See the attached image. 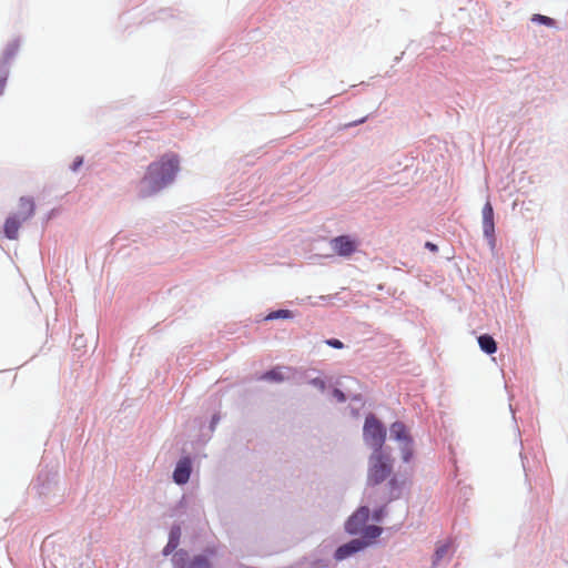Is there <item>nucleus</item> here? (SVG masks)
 I'll return each mask as SVG.
<instances>
[{"label":"nucleus","mask_w":568,"mask_h":568,"mask_svg":"<svg viewBox=\"0 0 568 568\" xmlns=\"http://www.w3.org/2000/svg\"><path fill=\"white\" fill-rule=\"evenodd\" d=\"M176 154H165L159 161L152 162L140 182V195L151 196L173 182L179 171Z\"/></svg>","instance_id":"obj_1"},{"label":"nucleus","mask_w":568,"mask_h":568,"mask_svg":"<svg viewBox=\"0 0 568 568\" xmlns=\"http://www.w3.org/2000/svg\"><path fill=\"white\" fill-rule=\"evenodd\" d=\"M36 213V203L30 196H21L18 201L17 210L11 213L3 223L4 236L9 240L19 237V230L24 222L30 220Z\"/></svg>","instance_id":"obj_2"},{"label":"nucleus","mask_w":568,"mask_h":568,"mask_svg":"<svg viewBox=\"0 0 568 568\" xmlns=\"http://www.w3.org/2000/svg\"><path fill=\"white\" fill-rule=\"evenodd\" d=\"M483 230L486 237L493 240L495 224H494V209L491 203L488 201L483 207ZM493 242L489 241V244Z\"/></svg>","instance_id":"obj_3"},{"label":"nucleus","mask_w":568,"mask_h":568,"mask_svg":"<svg viewBox=\"0 0 568 568\" xmlns=\"http://www.w3.org/2000/svg\"><path fill=\"white\" fill-rule=\"evenodd\" d=\"M19 42L18 41H12L10 42L6 49L3 50L2 52V57H1V60H0V64H3V65H7L9 64L10 60L12 58L16 57V54L18 53L19 51Z\"/></svg>","instance_id":"obj_4"},{"label":"nucleus","mask_w":568,"mask_h":568,"mask_svg":"<svg viewBox=\"0 0 568 568\" xmlns=\"http://www.w3.org/2000/svg\"><path fill=\"white\" fill-rule=\"evenodd\" d=\"M332 245L333 248H354L358 243L351 240L349 236H339L332 241Z\"/></svg>","instance_id":"obj_5"},{"label":"nucleus","mask_w":568,"mask_h":568,"mask_svg":"<svg viewBox=\"0 0 568 568\" xmlns=\"http://www.w3.org/2000/svg\"><path fill=\"white\" fill-rule=\"evenodd\" d=\"M8 77H9V68L7 65L0 64V97L4 92Z\"/></svg>","instance_id":"obj_6"},{"label":"nucleus","mask_w":568,"mask_h":568,"mask_svg":"<svg viewBox=\"0 0 568 568\" xmlns=\"http://www.w3.org/2000/svg\"><path fill=\"white\" fill-rule=\"evenodd\" d=\"M534 20H538L546 26H552V23H554V20L551 18L546 17V16H540V14H536Z\"/></svg>","instance_id":"obj_7"},{"label":"nucleus","mask_w":568,"mask_h":568,"mask_svg":"<svg viewBox=\"0 0 568 568\" xmlns=\"http://www.w3.org/2000/svg\"><path fill=\"white\" fill-rule=\"evenodd\" d=\"M366 119L367 118L364 116V118H362L359 120H356L354 122L346 123V124L343 125V129H347V128H351V126H354V125H357V124H362V123H364L366 121Z\"/></svg>","instance_id":"obj_8"},{"label":"nucleus","mask_w":568,"mask_h":568,"mask_svg":"<svg viewBox=\"0 0 568 568\" xmlns=\"http://www.w3.org/2000/svg\"><path fill=\"white\" fill-rule=\"evenodd\" d=\"M81 164H82V159H81V158L77 159V160L73 162V164H72V170H73V171H77Z\"/></svg>","instance_id":"obj_9"},{"label":"nucleus","mask_w":568,"mask_h":568,"mask_svg":"<svg viewBox=\"0 0 568 568\" xmlns=\"http://www.w3.org/2000/svg\"><path fill=\"white\" fill-rule=\"evenodd\" d=\"M425 248H432V250H435V248H437V247H436V245L432 244L430 242H427V243L425 244Z\"/></svg>","instance_id":"obj_10"}]
</instances>
